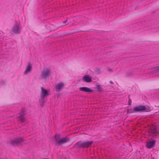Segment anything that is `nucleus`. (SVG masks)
Here are the masks:
<instances>
[{
	"label": "nucleus",
	"instance_id": "obj_4",
	"mask_svg": "<svg viewBox=\"0 0 159 159\" xmlns=\"http://www.w3.org/2000/svg\"><path fill=\"white\" fill-rule=\"evenodd\" d=\"M23 141L22 138H19L11 140L9 143L13 146H16L20 145Z\"/></svg>",
	"mask_w": 159,
	"mask_h": 159
},
{
	"label": "nucleus",
	"instance_id": "obj_10",
	"mask_svg": "<svg viewBox=\"0 0 159 159\" xmlns=\"http://www.w3.org/2000/svg\"><path fill=\"white\" fill-rule=\"evenodd\" d=\"M55 86L56 90L59 91L63 88L64 86V84L62 82H59L57 84H56Z\"/></svg>",
	"mask_w": 159,
	"mask_h": 159
},
{
	"label": "nucleus",
	"instance_id": "obj_8",
	"mask_svg": "<svg viewBox=\"0 0 159 159\" xmlns=\"http://www.w3.org/2000/svg\"><path fill=\"white\" fill-rule=\"evenodd\" d=\"M25 115V113L24 111H22L19 113V116H18V120L21 122H23L25 121V118L24 116Z\"/></svg>",
	"mask_w": 159,
	"mask_h": 159
},
{
	"label": "nucleus",
	"instance_id": "obj_13",
	"mask_svg": "<svg viewBox=\"0 0 159 159\" xmlns=\"http://www.w3.org/2000/svg\"><path fill=\"white\" fill-rule=\"evenodd\" d=\"M32 70V66L29 64L26 67V69L24 73V75H26L30 72Z\"/></svg>",
	"mask_w": 159,
	"mask_h": 159
},
{
	"label": "nucleus",
	"instance_id": "obj_5",
	"mask_svg": "<svg viewBox=\"0 0 159 159\" xmlns=\"http://www.w3.org/2000/svg\"><path fill=\"white\" fill-rule=\"evenodd\" d=\"M50 75V69L48 68L44 69L42 72L41 77L42 79H46Z\"/></svg>",
	"mask_w": 159,
	"mask_h": 159
},
{
	"label": "nucleus",
	"instance_id": "obj_3",
	"mask_svg": "<svg viewBox=\"0 0 159 159\" xmlns=\"http://www.w3.org/2000/svg\"><path fill=\"white\" fill-rule=\"evenodd\" d=\"M147 109L144 106L139 105L134 107L133 108V111L134 112H141L147 111Z\"/></svg>",
	"mask_w": 159,
	"mask_h": 159
},
{
	"label": "nucleus",
	"instance_id": "obj_17",
	"mask_svg": "<svg viewBox=\"0 0 159 159\" xmlns=\"http://www.w3.org/2000/svg\"><path fill=\"white\" fill-rule=\"evenodd\" d=\"M110 83H111V84H113V82L111 81H110Z\"/></svg>",
	"mask_w": 159,
	"mask_h": 159
},
{
	"label": "nucleus",
	"instance_id": "obj_14",
	"mask_svg": "<svg viewBox=\"0 0 159 159\" xmlns=\"http://www.w3.org/2000/svg\"><path fill=\"white\" fill-rule=\"evenodd\" d=\"M97 89L98 91H101L102 90L101 88L99 85H97L96 86Z\"/></svg>",
	"mask_w": 159,
	"mask_h": 159
},
{
	"label": "nucleus",
	"instance_id": "obj_6",
	"mask_svg": "<svg viewBox=\"0 0 159 159\" xmlns=\"http://www.w3.org/2000/svg\"><path fill=\"white\" fill-rule=\"evenodd\" d=\"M55 139L58 145L66 143L70 140L69 138L67 137L58 139V137L56 136H55Z\"/></svg>",
	"mask_w": 159,
	"mask_h": 159
},
{
	"label": "nucleus",
	"instance_id": "obj_15",
	"mask_svg": "<svg viewBox=\"0 0 159 159\" xmlns=\"http://www.w3.org/2000/svg\"><path fill=\"white\" fill-rule=\"evenodd\" d=\"M66 21L67 20L63 22V23L64 24V25H66L68 24V23H66Z\"/></svg>",
	"mask_w": 159,
	"mask_h": 159
},
{
	"label": "nucleus",
	"instance_id": "obj_18",
	"mask_svg": "<svg viewBox=\"0 0 159 159\" xmlns=\"http://www.w3.org/2000/svg\"><path fill=\"white\" fill-rule=\"evenodd\" d=\"M157 69H158V70H159V66H158V67H157Z\"/></svg>",
	"mask_w": 159,
	"mask_h": 159
},
{
	"label": "nucleus",
	"instance_id": "obj_19",
	"mask_svg": "<svg viewBox=\"0 0 159 159\" xmlns=\"http://www.w3.org/2000/svg\"><path fill=\"white\" fill-rule=\"evenodd\" d=\"M48 159L44 158V159Z\"/></svg>",
	"mask_w": 159,
	"mask_h": 159
},
{
	"label": "nucleus",
	"instance_id": "obj_12",
	"mask_svg": "<svg viewBox=\"0 0 159 159\" xmlns=\"http://www.w3.org/2000/svg\"><path fill=\"white\" fill-rule=\"evenodd\" d=\"M155 143V141L154 140L148 142L146 144V146L148 148H151L154 146Z\"/></svg>",
	"mask_w": 159,
	"mask_h": 159
},
{
	"label": "nucleus",
	"instance_id": "obj_11",
	"mask_svg": "<svg viewBox=\"0 0 159 159\" xmlns=\"http://www.w3.org/2000/svg\"><path fill=\"white\" fill-rule=\"evenodd\" d=\"M82 80L85 82H90L92 81V77L88 75H86L83 77Z\"/></svg>",
	"mask_w": 159,
	"mask_h": 159
},
{
	"label": "nucleus",
	"instance_id": "obj_2",
	"mask_svg": "<svg viewBox=\"0 0 159 159\" xmlns=\"http://www.w3.org/2000/svg\"><path fill=\"white\" fill-rule=\"evenodd\" d=\"M93 142L92 141H80L76 143L74 147L78 148H88L91 145Z\"/></svg>",
	"mask_w": 159,
	"mask_h": 159
},
{
	"label": "nucleus",
	"instance_id": "obj_16",
	"mask_svg": "<svg viewBox=\"0 0 159 159\" xmlns=\"http://www.w3.org/2000/svg\"><path fill=\"white\" fill-rule=\"evenodd\" d=\"M152 132L154 133H157V131L155 129L153 131H152Z\"/></svg>",
	"mask_w": 159,
	"mask_h": 159
},
{
	"label": "nucleus",
	"instance_id": "obj_7",
	"mask_svg": "<svg viewBox=\"0 0 159 159\" xmlns=\"http://www.w3.org/2000/svg\"><path fill=\"white\" fill-rule=\"evenodd\" d=\"M12 31L16 34H19L20 32V30L19 25L16 24L12 28Z\"/></svg>",
	"mask_w": 159,
	"mask_h": 159
},
{
	"label": "nucleus",
	"instance_id": "obj_1",
	"mask_svg": "<svg viewBox=\"0 0 159 159\" xmlns=\"http://www.w3.org/2000/svg\"><path fill=\"white\" fill-rule=\"evenodd\" d=\"M41 92L40 96L41 98L39 99V101L40 104L42 106L43 105L44 102L46 101L45 99L47 98V97L50 95L49 92L46 89L42 87L41 88Z\"/></svg>",
	"mask_w": 159,
	"mask_h": 159
},
{
	"label": "nucleus",
	"instance_id": "obj_9",
	"mask_svg": "<svg viewBox=\"0 0 159 159\" xmlns=\"http://www.w3.org/2000/svg\"><path fill=\"white\" fill-rule=\"evenodd\" d=\"M79 90L80 91L87 92L89 93H91L93 91V90L86 87H80Z\"/></svg>",
	"mask_w": 159,
	"mask_h": 159
}]
</instances>
